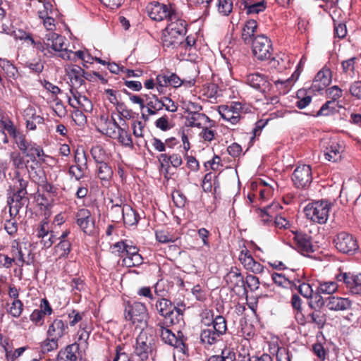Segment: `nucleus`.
Listing matches in <instances>:
<instances>
[{
  "instance_id": "c85d7f7f",
  "label": "nucleus",
  "mask_w": 361,
  "mask_h": 361,
  "mask_svg": "<svg viewBox=\"0 0 361 361\" xmlns=\"http://www.w3.org/2000/svg\"><path fill=\"white\" fill-rule=\"evenodd\" d=\"M241 4L244 6V9L246 10L247 15L258 14L267 8L265 0L259 2H255L253 0H241Z\"/></svg>"
},
{
  "instance_id": "1a4fd4ad",
  "label": "nucleus",
  "mask_w": 361,
  "mask_h": 361,
  "mask_svg": "<svg viewBox=\"0 0 361 361\" xmlns=\"http://www.w3.org/2000/svg\"><path fill=\"white\" fill-rule=\"evenodd\" d=\"M336 248L341 252L354 255L359 250L357 239L350 233L345 231L338 233L334 239Z\"/></svg>"
},
{
  "instance_id": "c03bdc74",
  "label": "nucleus",
  "mask_w": 361,
  "mask_h": 361,
  "mask_svg": "<svg viewBox=\"0 0 361 361\" xmlns=\"http://www.w3.org/2000/svg\"><path fill=\"white\" fill-rule=\"evenodd\" d=\"M196 44V40L194 37L188 36L187 37H184L183 42L178 46V48L180 49V54H183L185 57L186 55L190 56V52L195 49L194 46Z\"/></svg>"
},
{
  "instance_id": "0eeeda50",
  "label": "nucleus",
  "mask_w": 361,
  "mask_h": 361,
  "mask_svg": "<svg viewBox=\"0 0 361 361\" xmlns=\"http://www.w3.org/2000/svg\"><path fill=\"white\" fill-rule=\"evenodd\" d=\"M154 346V336L147 333L146 329L140 330L136 338L134 353L140 361H147L149 356L153 355Z\"/></svg>"
},
{
  "instance_id": "2eb2a0df",
  "label": "nucleus",
  "mask_w": 361,
  "mask_h": 361,
  "mask_svg": "<svg viewBox=\"0 0 361 361\" xmlns=\"http://www.w3.org/2000/svg\"><path fill=\"white\" fill-rule=\"evenodd\" d=\"M243 111V106L240 103L233 102L230 105H222L219 106V112L221 118L235 125L240 119V113Z\"/></svg>"
},
{
  "instance_id": "864d4df0",
  "label": "nucleus",
  "mask_w": 361,
  "mask_h": 361,
  "mask_svg": "<svg viewBox=\"0 0 361 361\" xmlns=\"http://www.w3.org/2000/svg\"><path fill=\"white\" fill-rule=\"evenodd\" d=\"M216 6L220 14L227 16L233 10V1L232 0H218Z\"/></svg>"
},
{
  "instance_id": "052dcab7",
  "label": "nucleus",
  "mask_w": 361,
  "mask_h": 361,
  "mask_svg": "<svg viewBox=\"0 0 361 361\" xmlns=\"http://www.w3.org/2000/svg\"><path fill=\"white\" fill-rule=\"evenodd\" d=\"M155 126L162 131H167L173 128V124L169 117L164 115L155 121Z\"/></svg>"
},
{
  "instance_id": "c756f323",
  "label": "nucleus",
  "mask_w": 361,
  "mask_h": 361,
  "mask_svg": "<svg viewBox=\"0 0 361 361\" xmlns=\"http://www.w3.org/2000/svg\"><path fill=\"white\" fill-rule=\"evenodd\" d=\"M9 176L12 181V185H10L9 190L27 192L28 181L24 178L22 172L14 171L13 176H11V174H9Z\"/></svg>"
},
{
  "instance_id": "f3484780",
  "label": "nucleus",
  "mask_w": 361,
  "mask_h": 361,
  "mask_svg": "<svg viewBox=\"0 0 361 361\" xmlns=\"http://www.w3.org/2000/svg\"><path fill=\"white\" fill-rule=\"evenodd\" d=\"M77 225L81 231L87 235H92L94 230V221L92 218L91 212L87 209H80L75 213Z\"/></svg>"
},
{
  "instance_id": "13d9d810",
  "label": "nucleus",
  "mask_w": 361,
  "mask_h": 361,
  "mask_svg": "<svg viewBox=\"0 0 361 361\" xmlns=\"http://www.w3.org/2000/svg\"><path fill=\"white\" fill-rule=\"evenodd\" d=\"M297 97L298 100L296 102V106L300 109H302L308 106L311 101L312 97L310 95L305 96V90H300L297 92Z\"/></svg>"
},
{
  "instance_id": "b1692460",
  "label": "nucleus",
  "mask_w": 361,
  "mask_h": 361,
  "mask_svg": "<svg viewBox=\"0 0 361 361\" xmlns=\"http://www.w3.org/2000/svg\"><path fill=\"white\" fill-rule=\"evenodd\" d=\"M296 249L303 255H308L314 252L311 238L307 234L296 233L293 237Z\"/></svg>"
},
{
  "instance_id": "f704fd0d",
  "label": "nucleus",
  "mask_w": 361,
  "mask_h": 361,
  "mask_svg": "<svg viewBox=\"0 0 361 361\" xmlns=\"http://www.w3.org/2000/svg\"><path fill=\"white\" fill-rule=\"evenodd\" d=\"M300 73L295 71L290 78L286 80H277L274 82L280 90L281 93L285 94L289 92L294 82L298 80Z\"/></svg>"
},
{
  "instance_id": "a19ab883",
  "label": "nucleus",
  "mask_w": 361,
  "mask_h": 361,
  "mask_svg": "<svg viewBox=\"0 0 361 361\" xmlns=\"http://www.w3.org/2000/svg\"><path fill=\"white\" fill-rule=\"evenodd\" d=\"M290 62L289 56L283 54L282 56H277L273 58L270 61V64L272 68L277 69L279 71H283L289 67Z\"/></svg>"
},
{
  "instance_id": "a211bd4d",
  "label": "nucleus",
  "mask_w": 361,
  "mask_h": 361,
  "mask_svg": "<svg viewBox=\"0 0 361 361\" xmlns=\"http://www.w3.org/2000/svg\"><path fill=\"white\" fill-rule=\"evenodd\" d=\"M66 75L71 81V88H78L81 87L84 82V79L88 78V73L77 65H69L65 68Z\"/></svg>"
},
{
  "instance_id": "603ef678",
  "label": "nucleus",
  "mask_w": 361,
  "mask_h": 361,
  "mask_svg": "<svg viewBox=\"0 0 361 361\" xmlns=\"http://www.w3.org/2000/svg\"><path fill=\"white\" fill-rule=\"evenodd\" d=\"M238 361H273L272 357L267 354L264 353L260 356H250L249 353H239Z\"/></svg>"
},
{
  "instance_id": "e2e57ef3",
  "label": "nucleus",
  "mask_w": 361,
  "mask_h": 361,
  "mask_svg": "<svg viewBox=\"0 0 361 361\" xmlns=\"http://www.w3.org/2000/svg\"><path fill=\"white\" fill-rule=\"evenodd\" d=\"M87 169V167L81 166L80 168V166L75 164L70 166L68 173L71 176L74 177L75 180H79L85 176Z\"/></svg>"
},
{
  "instance_id": "3c124183",
  "label": "nucleus",
  "mask_w": 361,
  "mask_h": 361,
  "mask_svg": "<svg viewBox=\"0 0 361 361\" xmlns=\"http://www.w3.org/2000/svg\"><path fill=\"white\" fill-rule=\"evenodd\" d=\"M61 58L74 62L77 61L78 59H80L83 61L85 59V51L79 50L73 52L67 49V51L62 52Z\"/></svg>"
},
{
  "instance_id": "6ab92c4d",
  "label": "nucleus",
  "mask_w": 361,
  "mask_h": 361,
  "mask_svg": "<svg viewBox=\"0 0 361 361\" xmlns=\"http://www.w3.org/2000/svg\"><path fill=\"white\" fill-rule=\"evenodd\" d=\"M10 196L8 197L7 203L9 205L10 215L16 216L19 209L27 201L26 197L27 192L10 190Z\"/></svg>"
},
{
  "instance_id": "09e8293b",
  "label": "nucleus",
  "mask_w": 361,
  "mask_h": 361,
  "mask_svg": "<svg viewBox=\"0 0 361 361\" xmlns=\"http://www.w3.org/2000/svg\"><path fill=\"white\" fill-rule=\"evenodd\" d=\"M294 286L303 297L306 298L312 297L313 289L309 283L305 282L301 283L300 281L298 280L297 283H294Z\"/></svg>"
},
{
  "instance_id": "bb28decb",
  "label": "nucleus",
  "mask_w": 361,
  "mask_h": 361,
  "mask_svg": "<svg viewBox=\"0 0 361 361\" xmlns=\"http://www.w3.org/2000/svg\"><path fill=\"white\" fill-rule=\"evenodd\" d=\"M246 83L250 87L264 92L268 90L269 83L267 78L259 73H251L246 76Z\"/></svg>"
},
{
  "instance_id": "58836bf2",
  "label": "nucleus",
  "mask_w": 361,
  "mask_h": 361,
  "mask_svg": "<svg viewBox=\"0 0 361 361\" xmlns=\"http://www.w3.org/2000/svg\"><path fill=\"white\" fill-rule=\"evenodd\" d=\"M159 159L162 166L164 165L169 166V164H171L173 167L177 168L183 163L182 158L178 154H161Z\"/></svg>"
},
{
  "instance_id": "4be33fe9",
  "label": "nucleus",
  "mask_w": 361,
  "mask_h": 361,
  "mask_svg": "<svg viewBox=\"0 0 361 361\" xmlns=\"http://www.w3.org/2000/svg\"><path fill=\"white\" fill-rule=\"evenodd\" d=\"M68 333V326L66 321L56 318L50 324L47 331V336L60 341Z\"/></svg>"
},
{
  "instance_id": "4c0bfd02",
  "label": "nucleus",
  "mask_w": 361,
  "mask_h": 361,
  "mask_svg": "<svg viewBox=\"0 0 361 361\" xmlns=\"http://www.w3.org/2000/svg\"><path fill=\"white\" fill-rule=\"evenodd\" d=\"M78 350L79 344L75 343L68 345L64 350H61L58 355L63 357L66 361H76Z\"/></svg>"
},
{
  "instance_id": "6e6552de",
  "label": "nucleus",
  "mask_w": 361,
  "mask_h": 361,
  "mask_svg": "<svg viewBox=\"0 0 361 361\" xmlns=\"http://www.w3.org/2000/svg\"><path fill=\"white\" fill-rule=\"evenodd\" d=\"M18 148L22 153L32 162L37 161V159L39 161H44L47 157L42 147L37 143L28 140L25 135H24L16 143Z\"/></svg>"
},
{
  "instance_id": "5701e85b",
  "label": "nucleus",
  "mask_w": 361,
  "mask_h": 361,
  "mask_svg": "<svg viewBox=\"0 0 361 361\" xmlns=\"http://www.w3.org/2000/svg\"><path fill=\"white\" fill-rule=\"evenodd\" d=\"M337 279L343 281L352 293L359 294L361 292V273L357 275L343 273L337 276Z\"/></svg>"
},
{
  "instance_id": "72a5a7b5",
  "label": "nucleus",
  "mask_w": 361,
  "mask_h": 361,
  "mask_svg": "<svg viewBox=\"0 0 361 361\" xmlns=\"http://www.w3.org/2000/svg\"><path fill=\"white\" fill-rule=\"evenodd\" d=\"M140 219L139 214L128 204L124 206L122 220L126 226H135Z\"/></svg>"
},
{
  "instance_id": "aec40b11",
  "label": "nucleus",
  "mask_w": 361,
  "mask_h": 361,
  "mask_svg": "<svg viewBox=\"0 0 361 361\" xmlns=\"http://www.w3.org/2000/svg\"><path fill=\"white\" fill-rule=\"evenodd\" d=\"M238 258L246 270L255 274H262L264 271V267L255 261L247 249L241 250Z\"/></svg>"
},
{
  "instance_id": "49530a36",
  "label": "nucleus",
  "mask_w": 361,
  "mask_h": 361,
  "mask_svg": "<svg viewBox=\"0 0 361 361\" xmlns=\"http://www.w3.org/2000/svg\"><path fill=\"white\" fill-rule=\"evenodd\" d=\"M147 108L149 115H155L164 108V104L157 96L153 95L152 99L147 103Z\"/></svg>"
},
{
  "instance_id": "de8ad7c7",
  "label": "nucleus",
  "mask_w": 361,
  "mask_h": 361,
  "mask_svg": "<svg viewBox=\"0 0 361 361\" xmlns=\"http://www.w3.org/2000/svg\"><path fill=\"white\" fill-rule=\"evenodd\" d=\"M59 340L47 336V338L41 344V350L43 353H47L54 350L59 347Z\"/></svg>"
},
{
  "instance_id": "393cba45",
  "label": "nucleus",
  "mask_w": 361,
  "mask_h": 361,
  "mask_svg": "<svg viewBox=\"0 0 361 361\" xmlns=\"http://www.w3.org/2000/svg\"><path fill=\"white\" fill-rule=\"evenodd\" d=\"M352 302L348 298L330 296L326 298V307L333 311H344L351 307Z\"/></svg>"
},
{
  "instance_id": "9d476101",
  "label": "nucleus",
  "mask_w": 361,
  "mask_h": 361,
  "mask_svg": "<svg viewBox=\"0 0 361 361\" xmlns=\"http://www.w3.org/2000/svg\"><path fill=\"white\" fill-rule=\"evenodd\" d=\"M156 310L165 319H169L170 323L178 322L183 316V310L179 307H173L170 300L166 298L159 299L155 304Z\"/></svg>"
},
{
  "instance_id": "69168bd1",
  "label": "nucleus",
  "mask_w": 361,
  "mask_h": 361,
  "mask_svg": "<svg viewBox=\"0 0 361 361\" xmlns=\"http://www.w3.org/2000/svg\"><path fill=\"white\" fill-rule=\"evenodd\" d=\"M156 238L161 243H167L175 241V238L166 231H157Z\"/></svg>"
},
{
  "instance_id": "20e7f679",
  "label": "nucleus",
  "mask_w": 361,
  "mask_h": 361,
  "mask_svg": "<svg viewBox=\"0 0 361 361\" xmlns=\"http://www.w3.org/2000/svg\"><path fill=\"white\" fill-rule=\"evenodd\" d=\"M149 314L145 304L134 302L125 309V319L130 321L135 329L145 330L147 327Z\"/></svg>"
},
{
  "instance_id": "774afa93",
  "label": "nucleus",
  "mask_w": 361,
  "mask_h": 361,
  "mask_svg": "<svg viewBox=\"0 0 361 361\" xmlns=\"http://www.w3.org/2000/svg\"><path fill=\"white\" fill-rule=\"evenodd\" d=\"M349 92L352 97L361 99V80L354 81L351 83Z\"/></svg>"
},
{
  "instance_id": "f257e3e1",
  "label": "nucleus",
  "mask_w": 361,
  "mask_h": 361,
  "mask_svg": "<svg viewBox=\"0 0 361 361\" xmlns=\"http://www.w3.org/2000/svg\"><path fill=\"white\" fill-rule=\"evenodd\" d=\"M187 32V23L184 20L173 19L163 30L161 42L164 47L178 48L184 39Z\"/></svg>"
},
{
  "instance_id": "a878e982",
  "label": "nucleus",
  "mask_w": 361,
  "mask_h": 361,
  "mask_svg": "<svg viewBox=\"0 0 361 361\" xmlns=\"http://www.w3.org/2000/svg\"><path fill=\"white\" fill-rule=\"evenodd\" d=\"M343 147L336 140L327 143L324 150L325 159L329 161L337 162L341 159Z\"/></svg>"
},
{
  "instance_id": "4d7b16f0",
  "label": "nucleus",
  "mask_w": 361,
  "mask_h": 361,
  "mask_svg": "<svg viewBox=\"0 0 361 361\" xmlns=\"http://www.w3.org/2000/svg\"><path fill=\"white\" fill-rule=\"evenodd\" d=\"M201 317V323L205 326V327H208L209 326H213L214 324L215 321L217 319V316L214 317V312L211 310H204L200 314Z\"/></svg>"
},
{
  "instance_id": "79ce46f5",
  "label": "nucleus",
  "mask_w": 361,
  "mask_h": 361,
  "mask_svg": "<svg viewBox=\"0 0 361 361\" xmlns=\"http://www.w3.org/2000/svg\"><path fill=\"white\" fill-rule=\"evenodd\" d=\"M114 139H116L119 143L125 147L131 149L133 148L132 137L125 128L121 127L120 129H118V131L116 133V136Z\"/></svg>"
},
{
  "instance_id": "7c9ffc66",
  "label": "nucleus",
  "mask_w": 361,
  "mask_h": 361,
  "mask_svg": "<svg viewBox=\"0 0 361 361\" xmlns=\"http://www.w3.org/2000/svg\"><path fill=\"white\" fill-rule=\"evenodd\" d=\"M257 28V21L255 20H249L246 22L243 28L242 39L246 44L252 43L254 35Z\"/></svg>"
},
{
  "instance_id": "c9c22d12",
  "label": "nucleus",
  "mask_w": 361,
  "mask_h": 361,
  "mask_svg": "<svg viewBox=\"0 0 361 361\" xmlns=\"http://www.w3.org/2000/svg\"><path fill=\"white\" fill-rule=\"evenodd\" d=\"M24 310V304L20 300L6 302V312L13 318H20Z\"/></svg>"
},
{
  "instance_id": "7ed1b4c3",
  "label": "nucleus",
  "mask_w": 361,
  "mask_h": 361,
  "mask_svg": "<svg viewBox=\"0 0 361 361\" xmlns=\"http://www.w3.org/2000/svg\"><path fill=\"white\" fill-rule=\"evenodd\" d=\"M42 44H37L38 50L44 56L57 55L61 57L62 52L67 51L65 37L54 32H47L42 37Z\"/></svg>"
},
{
  "instance_id": "37998d69",
  "label": "nucleus",
  "mask_w": 361,
  "mask_h": 361,
  "mask_svg": "<svg viewBox=\"0 0 361 361\" xmlns=\"http://www.w3.org/2000/svg\"><path fill=\"white\" fill-rule=\"evenodd\" d=\"M10 160L15 169L14 171L21 172L22 169L27 168V164L29 160L25 162L23 156L19 152H11L10 154Z\"/></svg>"
},
{
  "instance_id": "ddd939ff",
  "label": "nucleus",
  "mask_w": 361,
  "mask_h": 361,
  "mask_svg": "<svg viewBox=\"0 0 361 361\" xmlns=\"http://www.w3.org/2000/svg\"><path fill=\"white\" fill-rule=\"evenodd\" d=\"M224 280L236 294L247 296V289L245 285V279L238 268H231L230 271L224 276Z\"/></svg>"
},
{
  "instance_id": "2f4dec72",
  "label": "nucleus",
  "mask_w": 361,
  "mask_h": 361,
  "mask_svg": "<svg viewBox=\"0 0 361 361\" xmlns=\"http://www.w3.org/2000/svg\"><path fill=\"white\" fill-rule=\"evenodd\" d=\"M102 120L104 121V128H103L104 133L111 138H115L118 129H120L121 126L118 124L113 115H111V119L102 116Z\"/></svg>"
},
{
  "instance_id": "423d86ee",
  "label": "nucleus",
  "mask_w": 361,
  "mask_h": 361,
  "mask_svg": "<svg viewBox=\"0 0 361 361\" xmlns=\"http://www.w3.org/2000/svg\"><path fill=\"white\" fill-rule=\"evenodd\" d=\"M331 204L327 201H317L308 204L304 209L306 217L314 223L325 224L329 218Z\"/></svg>"
},
{
  "instance_id": "ea45409f",
  "label": "nucleus",
  "mask_w": 361,
  "mask_h": 361,
  "mask_svg": "<svg viewBox=\"0 0 361 361\" xmlns=\"http://www.w3.org/2000/svg\"><path fill=\"white\" fill-rule=\"evenodd\" d=\"M338 289V284L334 281H319L317 291L316 297L319 294L331 295L334 293Z\"/></svg>"
},
{
  "instance_id": "473e14b6",
  "label": "nucleus",
  "mask_w": 361,
  "mask_h": 361,
  "mask_svg": "<svg viewBox=\"0 0 361 361\" xmlns=\"http://www.w3.org/2000/svg\"><path fill=\"white\" fill-rule=\"evenodd\" d=\"M0 123L4 129L6 130L9 135L14 140L16 144L25 135L21 131L16 128L13 121L10 119H1Z\"/></svg>"
},
{
  "instance_id": "8fccbe9b",
  "label": "nucleus",
  "mask_w": 361,
  "mask_h": 361,
  "mask_svg": "<svg viewBox=\"0 0 361 361\" xmlns=\"http://www.w3.org/2000/svg\"><path fill=\"white\" fill-rule=\"evenodd\" d=\"M98 177L102 180H109L113 175L111 168L105 162L98 164Z\"/></svg>"
},
{
  "instance_id": "5fc2aeb1",
  "label": "nucleus",
  "mask_w": 361,
  "mask_h": 361,
  "mask_svg": "<svg viewBox=\"0 0 361 361\" xmlns=\"http://www.w3.org/2000/svg\"><path fill=\"white\" fill-rule=\"evenodd\" d=\"M259 279L257 276L252 274H247L245 279V285L247 287V293L255 292L259 287Z\"/></svg>"
},
{
  "instance_id": "cd10ccee",
  "label": "nucleus",
  "mask_w": 361,
  "mask_h": 361,
  "mask_svg": "<svg viewBox=\"0 0 361 361\" xmlns=\"http://www.w3.org/2000/svg\"><path fill=\"white\" fill-rule=\"evenodd\" d=\"M186 126L202 128L210 121L209 118L204 114L197 111H190L186 116Z\"/></svg>"
},
{
  "instance_id": "680f3d73",
  "label": "nucleus",
  "mask_w": 361,
  "mask_h": 361,
  "mask_svg": "<svg viewBox=\"0 0 361 361\" xmlns=\"http://www.w3.org/2000/svg\"><path fill=\"white\" fill-rule=\"evenodd\" d=\"M335 111V102L331 100L327 101L322 106L317 112V116H329L330 114H333Z\"/></svg>"
},
{
  "instance_id": "4468645a",
  "label": "nucleus",
  "mask_w": 361,
  "mask_h": 361,
  "mask_svg": "<svg viewBox=\"0 0 361 361\" xmlns=\"http://www.w3.org/2000/svg\"><path fill=\"white\" fill-rule=\"evenodd\" d=\"M292 180L298 188L309 187L312 180L311 167L306 164L297 166L293 171Z\"/></svg>"
},
{
  "instance_id": "9b49d317",
  "label": "nucleus",
  "mask_w": 361,
  "mask_h": 361,
  "mask_svg": "<svg viewBox=\"0 0 361 361\" xmlns=\"http://www.w3.org/2000/svg\"><path fill=\"white\" fill-rule=\"evenodd\" d=\"M252 49L254 56L259 61L270 59L273 48L271 40L263 35L254 38L252 43Z\"/></svg>"
},
{
  "instance_id": "a18cd8bd",
  "label": "nucleus",
  "mask_w": 361,
  "mask_h": 361,
  "mask_svg": "<svg viewBox=\"0 0 361 361\" xmlns=\"http://www.w3.org/2000/svg\"><path fill=\"white\" fill-rule=\"evenodd\" d=\"M0 67L9 78H15L18 75L17 68L7 59H0Z\"/></svg>"
},
{
  "instance_id": "6e6d98bb",
  "label": "nucleus",
  "mask_w": 361,
  "mask_h": 361,
  "mask_svg": "<svg viewBox=\"0 0 361 361\" xmlns=\"http://www.w3.org/2000/svg\"><path fill=\"white\" fill-rule=\"evenodd\" d=\"M44 62L40 59L28 61L25 63V66L28 68L31 72L39 74L44 69Z\"/></svg>"
},
{
  "instance_id": "412c9836",
  "label": "nucleus",
  "mask_w": 361,
  "mask_h": 361,
  "mask_svg": "<svg viewBox=\"0 0 361 361\" xmlns=\"http://www.w3.org/2000/svg\"><path fill=\"white\" fill-rule=\"evenodd\" d=\"M331 81V72L329 68H322L314 77L310 87L312 92H320L324 90Z\"/></svg>"
},
{
  "instance_id": "f03ea898",
  "label": "nucleus",
  "mask_w": 361,
  "mask_h": 361,
  "mask_svg": "<svg viewBox=\"0 0 361 361\" xmlns=\"http://www.w3.org/2000/svg\"><path fill=\"white\" fill-rule=\"evenodd\" d=\"M227 322L226 319L221 315L217 316L213 326L202 329L200 334V343L206 348H209L221 340V337L226 333Z\"/></svg>"
},
{
  "instance_id": "338daca9",
  "label": "nucleus",
  "mask_w": 361,
  "mask_h": 361,
  "mask_svg": "<svg viewBox=\"0 0 361 361\" xmlns=\"http://www.w3.org/2000/svg\"><path fill=\"white\" fill-rule=\"evenodd\" d=\"M221 360L224 361H235L236 360V355L234 350L231 348H224L221 353V355H218Z\"/></svg>"
},
{
  "instance_id": "39448f33",
  "label": "nucleus",
  "mask_w": 361,
  "mask_h": 361,
  "mask_svg": "<svg viewBox=\"0 0 361 361\" xmlns=\"http://www.w3.org/2000/svg\"><path fill=\"white\" fill-rule=\"evenodd\" d=\"M155 331L159 334L161 341L178 350L183 354H187L188 348L183 341V334L180 331H178L176 335L171 329L165 326L164 322H159L156 324Z\"/></svg>"
},
{
  "instance_id": "f8f14e48",
  "label": "nucleus",
  "mask_w": 361,
  "mask_h": 361,
  "mask_svg": "<svg viewBox=\"0 0 361 361\" xmlns=\"http://www.w3.org/2000/svg\"><path fill=\"white\" fill-rule=\"evenodd\" d=\"M148 15L151 19L156 21H161L164 19H176V15L173 12L171 6L158 1H152L147 6Z\"/></svg>"
},
{
  "instance_id": "e433bc0d",
  "label": "nucleus",
  "mask_w": 361,
  "mask_h": 361,
  "mask_svg": "<svg viewBox=\"0 0 361 361\" xmlns=\"http://www.w3.org/2000/svg\"><path fill=\"white\" fill-rule=\"evenodd\" d=\"M326 321V314L319 310L313 311L307 317V322L315 324L319 329L324 327Z\"/></svg>"
},
{
  "instance_id": "bf43d9fd",
  "label": "nucleus",
  "mask_w": 361,
  "mask_h": 361,
  "mask_svg": "<svg viewBox=\"0 0 361 361\" xmlns=\"http://www.w3.org/2000/svg\"><path fill=\"white\" fill-rule=\"evenodd\" d=\"M142 262L143 259L139 253L123 259V264L128 267H137L142 264Z\"/></svg>"
},
{
  "instance_id": "dca6fc26",
  "label": "nucleus",
  "mask_w": 361,
  "mask_h": 361,
  "mask_svg": "<svg viewBox=\"0 0 361 361\" xmlns=\"http://www.w3.org/2000/svg\"><path fill=\"white\" fill-rule=\"evenodd\" d=\"M71 95L68 96V103L74 109H80L85 112H91L93 104L90 99L82 95L76 88L70 89Z\"/></svg>"
},
{
  "instance_id": "0e129e2a",
  "label": "nucleus",
  "mask_w": 361,
  "mask_h": 361,
  "mask_svg": "<svg viewBox=\"0 0 361 361\" xmlns=\"http://www.w3.org/2000/svg\"><path fill=\"white\" fill-rule=\"evenodd\" d=\"M113 361H130L129 354L125 351V347L118 345L116 348V355Z\"/></svg>"
}]
</instances>
